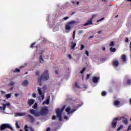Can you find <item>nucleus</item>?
<instances>
[{"label": "nucleus", "instance_id": "obj_34", "mask_svg": "<svg viewBox=\"0 0 131 131\" xmlns=\"http://www.w3.org/2000/svg\"><path fill=\"white\" fill-rule=\"evenodd\" d=\"M84 49V46L83 45H81L80 47L81 51H82V50Z\"/></svg>", "mask_w": 131, "mask_h": 131}, {"label": "nucleus", "instance_id": "obj_50", "mask_svg": "<svg viewBox=\"0 0 131 131\" xmlns=\"http://www.w3.org/2000/svg\"><path fill=\"white\" fill-rule=\"evenodd\" d=\"M10 84H11V85H14V84H15V82H11L10 83Z\"/></svg>", "mask_w": 131, "mask_h": 131}, {"label": "nucleus", "instance_id": "obj_32", "mask_svg": "<svg viewBox=\"0 0 131 131\" xmlns=\"http://www.w3.org/2000/svg\"><path fill=\"white\" fill-rule=\"evenodd\" d=\"M123 123H124V124H127V119L123 120Z\"/></svg>", "mask_w": 131, "mask_h": 131}, {"label": "nucleus", "instance_id": "obj_16", "mask_svg": "<svg viewBox=\"0 0 131 131\" xmlns=\"http://www.w3.org/2000/svg\"><path fill=\"white\" fill-rule=\"evenodd\" d=\"M113 64L114 66H115V67H117L119 65V62H118V61H117L116 60H114L113 61Z\"/></svg>", "mask_w": 131, "mask_h": 131}, {"label": "nucleus", "instance_id": "obj_21", "mask_svg": "<svg viewBox=\"0 0 131 131\" xmlns=\"http://www.w3.org/2000/svg\"><path fill=\"white\" fill-rule=\"evenodd\" d=\"M76 47V43L72 42L71 46L72 50H74V48Z\"/></svg>", "mask_w": 131, "mask_h": 131}, {"label": "nucleus", "instance_id": "obj_47", "mask_svg": "<svg viewBox=\"0 0 131 131\" xmlns=\"http://www.w3.org/2000/svg\"><path fill=\"white\" fill-rule=\"evenodd\" d=\"M35 45V43H32V45H31L30 47L31 48H33V46H34Z\"/></svg>", "mask_w": 131, "mask_h": 131}, {"label": "nucleus", "instance_id": "obj_20", "mask_svg": "<svg viewBox=\"0 0 131 131\" xmlns=\"http://www.w3.org/2000/svg\"><path fill=\"white\" fill-rule=\"evenodd\" d=\"M43 59H46V56H45V54H43L40 55V61L43 62Z\"/></svg>", "mask_w": 131, "mask_h": 131}, {"label": "nucleus", "instance_id": "obj_60", "mask_svg": "<svg viewBox=\"0 0 131 131\" xmlns=\"http://www.w3.org/2000/svg\"><path fill=\"white\" fill-rule=\"evenodd\" d=\"M24 68V66H23L20 67V68Z\"/></svg>", "mask_w": 131, "mask_h": 131}, {"label": "nucleus", "instance_id": "obj_3", "mask_svg": "<svg viewBox=\"0 0 131 131\" xmlns=\"http://www.w3.org/2000/svg\"><path fill=\"white\" fill-rule=\"evenodd\" d=\"M4 102H5V103H3L2 106H0V111L5 112V110H6V108L7 107L9 109L12 108V104H11V103L6 101V99L4 100Z\"/></svg>", "mask_w": 131, "mask_h": 131}, {"label": "nucleus", "instance_id": "obj_17", "mask_svg": "<svg viewBox=\"0 0 131 131\" xmlns=\"http://www.w3.org/2000/svg\"><path fill=\"white\" fill-rule=\"evenodd\" d=\"M29 83L28 82V80H26L22 82V85H23V86H27V85H28Z\"/></svg>", "mask_w": 131, "mask_h": 131}, {"label": "nucleus", "instance_id": "obj_62", "mask_svg": "<svg viewBox=\"0 0 131 131\" xmlns=\"http://www.w3.org/2000/svg\"><path fill=\"white\" fill-rule=\"evenodd\" d=\"M15 96H18V94H15Z\"/></svg>", "mask_w": 131, "mask_h": 131}, {"label": "nucleus", "instance_id": "obj_15", "mask_svg": "<svg viewBox=\"0 0 131 131\" xmlns=\"http://www.w3.org/2000/svg\"><path fill=\"white\" fill-rule=\"evenodd\" d=\"M49 104H50V97H48L42 103L43 105H49Z\"/></svg>", "mask_w": 131, "mask_h": 131}, {"label": "nucleus", "instance_id": "obj_10", "mask_svg": "<svg viewBox=\"0 0 131 131\" xmlns=\"http://www.w3.org/2000/svg\"><path fill=\"white\" fill-rule=\"evenodd\" d=\"M114 106H115L116 107H119L121 106V103L118 100H116L114 101Z\"/></svg>", "mask_w": 131, "mask_h": 131}, {"label": "nucleus", "instance_id": "obj_4", "mask_svg": "<svg viewBox=\"0 0 131 131\" xmlns=\"http://www.w3.org/2000/svg\"><path fill=\"white\" fill-rule=\"evenodd\" d=\"M77 24V21L75 20H72L68 22L65 26V29L67 30L68 32L72 29V27L73 25H76Z\"/></svg>", "mask_w": 131, "mask_h": 131}, {"label": "nucleus", "instance_id": "obj_9", "mask_svg": "<svg viewBox=\"0 0 131 131\" xmlns=\"http://www.w3.org/2000/svg\"><path fill=\"white\" fill-rule=\"evenodd\" d=\"M77 109L75 110H71V108H70V107H68L66 108V112H67V114H70L71 113H73V112H75V111H76Z\"/></svg>", "mask_w": 131, "mask_h": 131}, {"label": "nucleus", "instance_id": "obj_36", "mask_svg": "<svg viewBox=\"0 0 131 131\" xmlns=\"http://www.w3.org/2000/svg\"><path fill=\"white\" fill-rule=\"evenodd\" d=\"M110 47H113L114 46V41H112L110 44Z\"/></svg>", "mask_w": 131, "mask_h": 131}, {"label": "nucleus", "instance_id": "obj_49", "mask_svg": "<svg viewBox=\"0 0 131 131\" xmlns=\"http://www.w3.org/2000/svg\"><path fill=\"white\" fill-rule=\"evenodd\" d=\"M102 31H98V34H101V33H102Z\"/></svg>", "mask_w": 131, "mask_h": 131}, {"label": "nucleus", "instance_id": "obj_37", "mask_svg": "<svg viewBox=\"0 0 131 131\" xmlns=\"http://www.w3.org/2000/svg\"><path fill=\"white\" fill-rule=\"evenodd\" d=\"M13 72H20V70H19V69H16L15 71H13Z\"/></svg>", "mask_w": 131, "mask_h": 131}, {"label": "nucleus", "instance_id": "obj_5", "mask_svg": "<svg viewBox=\"0 0 131 131\" xmlns=\"http://www.w3.org/2000/svg\"><path fill=\"white\" fill-rule=\"evenodd\" d=\"M65 109V106H63L61 108H58L56 111V113L57 115V117L59 118L60 121L62 120V117L64 116V114H63V112Z\"/></svg>", "mask_w": 131, "mask_h": 131}, {"label": "nucleus", "instance_id": "obj_52", "mask_svg": "<svg viewBox=\"0 0 131 131\" xmlns=\"http://www.w3.org/2000/svg\"><path fill=\"white\" fill-rule=\"evenodd\" d=\"M36 73L37 76L39 75V71H37Z\"/></svg>", "mask_w": 131, "mask_h": 131}, {"label": "nucleus", "instance_id": "obj_58", "mask_svg": "<svg viewBox=\"0 0 131 131\" xmlns=\"http://www.w3.org/2000/svg\"><path fill=\"white\" fill-rule=\"evenodd\" d=\"M93 37H94V36H91L89 38H93Z\"/></svg>", "mask_w": 131, "mask_h": 131}, {"label": "nucleus", "instance_id": "obj_55", "mask_svg": "<svg viewBox=\"0 0 131 131\" xmlns=\"http://www.w3.org/2000/svg\"><path fill=\"white\" fill-rule=\"evenodd\" d=\"M64 20H68V17H66L63 18Z\"/></svg>", "mask_w": 131, "mask_h": 131}, {"label": "nucleus", "instance_id": "obj_1", "mask_svg": "<svg viewBox=\"0 0 131 131\" xmlns=\"http://www.w3.org/2000/svg\"><path fill=\"white\" fill-rule=\"evenodd\" d=\"M31 114L35 116V117H38V116H40V115H45L49 112V109L48 107L44 106L41 108L40 112H38L36 110H34L33 109H31L29 110Z\"/></svg>", "mask_w": 131, "mask_h": 131}, {"label": "nucleus", "instance_id": "obj_26", "mask_svg": "<svg viewBox=\"0 0 131 131\" xmlns=\"http://www.w3.org/2000/svg\"><path fill=\"white\" fill-rule=\"evenodd\" d=\"M38 106V104H37V103H35L34 105L33 106V108L34 109H37V106Z\"/></svg>", "mask_w": 131, "mask_h": 131}, {"label": "nucleus", "instance_id": "obj_28", "mask_svg": "<svg viewBox=\"0 0 131 131\" xmlns=\"http://www.w3.org/2000/svg\"><path fill=\"white\" fill-rule=\"evenodd\" d=\"M75 34H76V31L74 30L73 33V39H75Z\"/></svg>", "mask_w": 131, "mask_h": 131}, {"label": "nucleus", "instance_id": "obj_40", "mask_svg": "<svg viewBox=\"0 0 131 131\" xmlns=\"http://www.w3.org/2000/svg\"><path fill=\"white\" fill-rule=\"evenodd\" d=\"M102 96H105L106 95V92H103L101 93Z\"/></svg>", "mask_w": 131, "mask_h": 131}, {"label": "nucleus", "instance_id": "obj_14", "mask_svg": "<svg viewBox=\"0 0 131 131\" xmlns=\"http://www.w3.org/2000/svg\"><path fill=\"white\" fill-rule=\"evenodd\" d=\"M34 131V130H33V128H32L31 127H29L28 126H27V125H26L25 126V131Z\"/></svg>", "mask_w": 131, "mask_h": 131}, {"label": "nucleus", "instance_id": "obj_41", "mask_svg": "<svg viewBox=\"0 0 131 131\" xmlns=\"http://www.w3.org/2000/svg\"><path fill=\"white\" fill-rule=\"evenodd\" d=\"M32 96L33 98H35L36 97V94L33 93Z\"/></svg>", "mask_w": 131, "mask_h": 131}, {"label": "nucleus", "instance_id": "obj_43", "mask_svg": "<svg viewBox=\"0 0 131 131\" xmlns=\"http://www.w3.org/2000/svg\"><path fill=\"white\" fill-rule=\"evenodd\" d=\"M72 3L73 4V5H76V2H74V1H72Z\"/></svg>", "mask_w": 131, "mask_h": 131}, {"label": "nucleus", "instance_id": "obj_46", "mask_svg": "<svg viewBox=\"0 0 131 131\" xmlns=\"http://www.w3.org/2000/svg\"><path fill=\"white\" fill-rule=\"evenodd\" d=\"M83 32V31L82 30H79L78 31V33H79L80 34L82 33Z\"/></svg>", "mask_w": 131, "mask_h": 131}, {"label": "nucleus", "instance_id": "obj_33", "mask_svg": "<svg viewBox=\"0 0 131 131\" xmlns=\"http://www.w3.org/2000/svg\"><path fill=\"white\" fill-rule=\"evenodd\" d=\"M127 84H131V80L130 79H128L127 80Z\"/></svg>", "mask_w": 131, "mask_h": 131}, {"label": "nucleus", "instance_id": "obj_45", "mask_svg": "<svg viewBox=\"0 0 131 131\" xmlns=\"http://www.w3.org/2000/svg\"><path fill=\"white\" fill-rule=\"evenodd\" d=\"M125 42H128V38L126 37L125 40Z\"/></svg>", "mask_w": 131, "mask_h": 131}, {"label": "nucleus", "instance_id": "obj_51", "mask_svg": "<svg viewBox=\"0 0 131 131\" xmlns=\"http://www.w3.org/2000/svg\"><path fill=\"white\" fill-rule=\"evenodd\" d=\"M50 130H51V128L50 127L47 128L46 131H50Z\"/></svg>", "mask_w": 131, "mask_h": 131}, {"label": "nucleus", "instance_id": "obj_8", "mask_svg": "<svg viewBox=\"0 0 131 131\" xmlns=\"http://www.w3.org/2000/svg\"><path fill=\"white\" fill-rule=\"evenodd\" d=\"M0 128L1 130H4V129H6V128H11V129L13 130V128H12V126H11L9 124H2Z\"/></svg>", "mask_w": 131, "mask_h": 131}, {"label": "nucleus", "instance_id": "obj_57", "mask_svg": "<svg viewBox=\"0 0 131 131\" xmlns=\"http://www.w3.org/2000/svg\"><path fill=\"white\" fill-rule=\"evenodd\" d=\"M2 94H6V92L4 91H1Z\"/></svg>", "mask_w": 131, "mask_h": 131}, {"label": "nucleus", "instance_id": "obj_19", "mask_svg": "<svg viewBox=\"0 0 131 131\" xmlns=\"http://www.w3.org/2000/svg\"><path fill=\"white\" fill-rule=\"evenodd\" d=\"M35 102V100L34 99H29L28 100V104L30 105V106H31V105H33V103Z\"/></svg>", "mask_w": 131, "mask_h": 131}, {"label": "nucleus", "instance_id": "obj_11", "mask_svg": "<svg viewBox=\"0 0 131 131\" xmlns=\"http://www.w3.org/2000/svg\"><path fill=\"white\" fill-rule=\"evenodd\" d=\"M89 25H93V20L91 18L88 19L83 26H89Z\"/></svg>", "mask_w": 131, "mask_h": 131}, {"label": "nucleus", "instance_id": "obj_35", "mask_svg": "<svg viewBox=\"0 0 131 131\" xmlns=\"http://www.w3.org/2000/svg\"><path fill=\"white\" fill-rule=\"evenodd\" d=\"M15 125H16L17 128H20V126H19V125L18 124V122H16Z\"/></svg>", "mask_w": 131, "mask_h": 131}, {"label": "nucleus", "instance_id": "obj_2", "mask_svg": "<svg viewBox=\"0 0 131 131\" xmlns=\"http://www.w3.org/2000/svg\"><path fill=\"white\" fill-rule=\"evenodd\" d=\"M50 78V76L49 75V71L48 70H46L42 76L38 78V83L39 85L41 84V81L42 80H48Z\"/></svg>", "mask_w": 131, "mask_h": 131}, {"label": "nucleus", "instance_id": "obj_44", "mask_svg": "<svg viewBox=\"0 0 131 131\" xmlns=\"http://www.w3.org/2000/svg\"><path fill=\"white\" fill-rule=\"evenodd\" d=\"M90 76H91V75H90V74H87V76H86V79H89V78H90Z\"/></svg>", "mask_w": 131, "mask_h": 131}, {"label": "nucleus", "instance_id": "obj_38", "mask_svg": "<svg viewBox=\"0 0 131 131\" xmlns=\"http://www.w3.org/2000/svg\"><path fill=\"white\" fill-rule=\"evenodd\" d=\"M102 49L103 51H106V48L104 46H102Z\"/></svg>", "mask_w": 131, "mask_h": 131}, {"label": "nucleus", "instance_id": "obj_6", "mask_svg": "<svg viewBox=\"0 0 131 131\" xmlns=\"http://www.w3.org/2000/svg\"><path fill=\"white\" fill-rule=\"evenodd\" d=\"M42 89L38 88V93L40 95V97H39V100H40V102H41V101L45 99V93L41 91Z\"/></svg>", "mask_w": 131, "mask_h": 131}, {"label": "nucleus", "instance_id": "obj_59", "mask_svg": "<svg viewBox=\"0 0 131 131\" xmlns=\"http://www.w3.org/2000/svg\"><path fill=\"white\" fill-rule=\"evenodd\" d=\"M76 4H77V5H79V2H77V3H76Z\"/></svg>", "mask_w": 131, "mask_h": 131}, {"label": "nucleus", "instance_id": "obj_12", "mask_svg": "<svg viewBox=\"0 0 131 131\" xmlns=\"http://www.w3.org/2000/svg\"><path fill=\"white\" fill-rule=\"evenodd\" d=\"M25 115H26V114L25 113H16L14 115L15 117H22L24 116Z\"/></svg>", "mask_w": 131, "mask_h": 131}, {"label": "nucleus", "instance_id": "obj_27", "mask_svg": "<svg viewBox=\"0 0 131 131\" xmlns=\"http://www.w3.org/2000/svg\"><path fill=\"white\" fill-rule=\"evenodd\" d=\"M110 51H112V52H114L116 51V49L111 47L110 49Z\"/></svg>", "mask_w": 131, "mask_h": 131}, {"label": "nucleus", "instance_id": "obj_56", "mask_svg": "<svg viewBox=\"0 0 131 131\" xmlns=\"http://www.w3.org/2000/svg\"><path fill=\"white\" fill-rule=\"evenodd\" d=\"M69 59H71V55H69Z\"/></svg>", "mask_w": 131, "mask_h": 131}, {"label": "nucleus", "instance_id": "obj_13", "mask_svg": "<svg viewBox=\"0 0 131 131\" xmlns=\"http://www.w3.org/2000/svg\"><path fill=\"white\" fill-rule=\"evenodd\" d=\"M99 79H100V77H94L93 78V81L94 83H98V81H99Z\"/></svg>", "mask_w": 131, "mask_h": 131}, {"label": "nucleus", "instance_id": "obj_31", "mask_svg": "<svg viewBox=\"0 0 131 131\" xmlns=\"http://www.w3.org/2000/svg\"><path fill=\"white\" fill-rule=\"evenodd\" d=\"M85 71V68L83 69L80 72L81 74H82Z\"/></svg>", "mask_w": 131, "mask_h": 131}, {"label": "nucleus", "instance_id": "obj_63", "mask_svg": "<svg viewBox=\"0 0 131 131\" xmlns=\"http://www.w3.org/2000/svg\"><path fill=\"white\" fill-rule=\"evenodd\" d=\"M102 1H103V2H105L106 0H102Z\"/></svg>", "mask_w": 131, "mask_h": 131}, {"label": "nucleus", "instance_id": "obj_48", "mask_svg": "<svg viewBox=\"0 0 131 131\" xmlns=\"http://www.w3.org/2000/svg\"><path fill=\"white\" fill-rule=\"evenodd\" d=\"M75 85L77 88H79V86H78V83H77V82L75 83Z\"/></svg>", "mask_w": 131, "mask_h": 131}, {"label": "nucleus", "instance_id": "obj_54", "mask_svg": "<svg viewBox=\"0 0 131 131\" xmlns=\"http://www.w3.org/2000/svg\"><path fill=\"white\" fill-rule=\"evenodd\" d=\"M128 129H130L131 130V125H129Z\"/></svg>", "mask_w": 131, "mask_h": 131}, {"label": "nucleus", "instance_id": "obj_23", "mask_svg": "<svg viewBox=\"0 0 131 131\" xmlns=\"http://www.w3.org/2000/svg\"><path fill=\"white\" fill-rule=\"evenodd\" d=\"M58 30H59V26H56L53 29V31L56 32L58 31Z\"/></svg>", "mask_w": 131, "mask_h": 131}, {"label": "nucleus", "instance_id": "obj_18", "mask_svg": "<svg viewBox=\"0 0 131 131\" xmlns=\"http://www.w3.org/2000/svg\"><path fill=\"white\" fill-rule=\"evenodd\" d=\"M121 59H122L123 62H126V61H127L126 56L124 54L122 55Z\"/></svg>", "mask_w": 131, "mask_h": 131}, {"label": "nucleus", "instance_id": "obj_22", "mask_svg": "<svg viewBox=\"0 0 131 131\" xmlns=\"http://www.w3.org/2000/svg\"><path fill=\"white\" fill-rule=\"evenodd\" d=\"M28 117L29 118V119L30 120V121H31V122H33L34 121V118L33 117H32L31 115H29Z\"/></svg>", "mask_w": 131, "mask_h": 131}, {"label": "nucleus", "instance_id": "obj_7", "mask_svg": "<svg viewBox=\"0 0 131 131\" xmlns=\"http://www.w3.org/2000/svg\"><path fill=\"white\" fill-rule=\"evenodd\" d=\"M121 117H118L114 119L112 123V127L114 128L116 127V125L117 124V122L116 121L121 120Z\"/></svg>", "mask_w": 131, "mask_h": 131}, {"label": "nucleus", "instance_id": "obj_61", "mask_svg": "<svg viewBox=\"0 0 131 131\" xmlns=\"http://www.w3.org/2000/svg\"><path fill=\"white\" fill-rule=\"evenodd\" d=\"M127 2H130L131 3V0H127Z\"/></svg>", "mask_w": 131, "mask_h": 131}, {"label": "nucleus", "instance_id": "obj_24", "mask_svg": "<svg viewBox=\"0 0 131 131\" xmlns=\"http://www.w3.org/2000/svg\"><path fill=\"white\" fill-rule=\"evenodd\" d=\"M11 94H6L5 97L6 98V99H10L11 98Z\"/></svg>", "mask_w": 131, "mask_h": 131}, {"label": "nucleus", "instance_id": "obj_29", "mask_svg": "<svg viewBox=\"0 0 131 131\" xmlns=\"http://www.w3.org/2000/svg\"><path fill=\"white\" fill-rule=\"evenodd\" d=\"M122 128H123V126L122 125H121L118 128L117 130L119 131Z\"/></svg>", "mask_w": 131, "mask_h": 131}, {"label": "nucleus", "instance_id": "obj_53", "mask_svg": "<svg viewBox=\"0 0 131 131\" xmlns=\"http://www.w3.org/2000/svg\"><path fill=\"white\" fill-rule=\"evenodd\" d=\"M52 119H53V120L56 119V117H55V116H53L52 117Z\"/></svg>", "mask_w": 131, "mask_h": 131}, {"label": "nucleus", "instance_id": "obj_64", "mask_svg": "<svg viewBox=\"0 0 131 131\" xmlns=\"http://www.w3.org/2000/svg\"><path fill=\"white\" fill-rule=\"evenodd\" d=\"M26 74H27V73H26Z\"/></svg>", "mask_w": 131, "mask_h": 131}, {"label": "nucleus", "instance_id": "obj_39", "mask_svg": "<svg viewBox=\"0 0 131 131\" xmlns=\"http://www.w3.org/2000/svg\"><path fill=\"white\" fill-rule=\"evenodd\" d=\"M103 20H104V18H102L101 19L98 20L97 21V23H99V22H100V21H103Z\"/></svg>", "mask_w": 131, "mask_h": 131}, {"label": "nucleus", "instance_id": "obj_42", "mask_svg": "<svg viewBox=\"0 0 131 131\" xmlns=\"http://www.w3.org/2000/svg\"><path fill=\"white\" fill-rule=\"evenodd\" d=\"M64 116V119H66V120H68L69 119V118L67 117L66 116Z\"/></svg>", "mask_w": 131, "mask_h": 131}, {"label": "nucleus", "instance_id": "obj_25", "mask_svg": "<svg viewBox=\"0 0 131 131\" xmlns=\"http://www.w3.org/2000/svg\"><path fill=\"white\" fill-rule=\"evenodd\" d=\"M96 17H98L97 14H93L92 15V17L91 18V19H92V20H93V19H95V18H96Z\"/></svg>", "mask_w": 131, "mask_h": 131}, {"label": "nucleus", "instance_id": "obj_30", "mask_svg": "<svg viewBox=\"0 0 131 131\" xmlns=\"http://www.w3.org/2000/svg\"><path fill=\"white\" fill-rule=\"evenodd\" d=\"M85 54L87 56V57H90V54H89V51H88V50H85Z\"/></svg>", "mask_w": 131, "mask_h": 131}]
</instances>
